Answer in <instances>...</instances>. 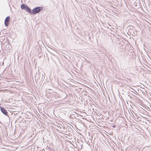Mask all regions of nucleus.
<instances>
[{"label": "nucleus", "instance_id": "nucleus-1", "mask_svg": "<svg viewBox=\"0 0 151 151\" xmlns=\"http://www.w3.org/2000/svg\"><path fill=\"white\" fill-rule=\"evenodd\" d=\"M43 9V8L41 7H37L34 9L32 11V13L33 14L39 13Z\"/></svg>", "mask_w": 151, "mask_h": 151}, {"label": "nucleus", "instance_id": "nucleus-2", "mask_svg": "<svg viewBox=\"0 0 151 151\" xmlns=\"http://www.w3.org/2000/svg\"><path fill=\"white\" fill-rule=\"evenodd\" d=\"M10 19V18L9 17H7L5 20L4 24L6 26H7L8 25Z\"/></svg>", "mask_w": 151, "mask_h": 151}, {"label": "nucleus", "instance_id": "nucleus-3", "mask_svg": "<svg viewBox=\"0 0 151 151\" xmlns=\"http://www.w3.org/2000/svg\"><path fill=\"white\" fill-rule=\"evenodd\" d=\"M1 111L5 115H7V111L3 108L1 107L0 108Z\"/></svg>", "mask_w": 151, "mask_h": 151}, {"label": "nucleus", "instance_id": "nucleus-4", "mask_svg": "<svg viewBox=\"0 0 151 151\" xmlns=\"http://www.w3.org/2000/svg\"><path fill=\"white\" fill-rule=\"evenodd\" d=\"M28 12H29V13H32V12H31V10L27 6L26 7V8L25 9Z\"/></svg>", "mask_w": 151, "mask_h": 151}, {"label": "nucleus", "instance_id": "nucleus-5", "mask_svg": "<svg viewBox=\"0 0 151 151\" xmlns=\"http://www.w3.org/2000/svg\"><path fill=\"white\" fill-rule=\"evenodd\" d=\"M27 6L26 5H25L24 4H23L21 5V8L22 9H25L26 7Z\"/></svg>", "mask_w": 151, "mask_h": 151}]
</instances>
